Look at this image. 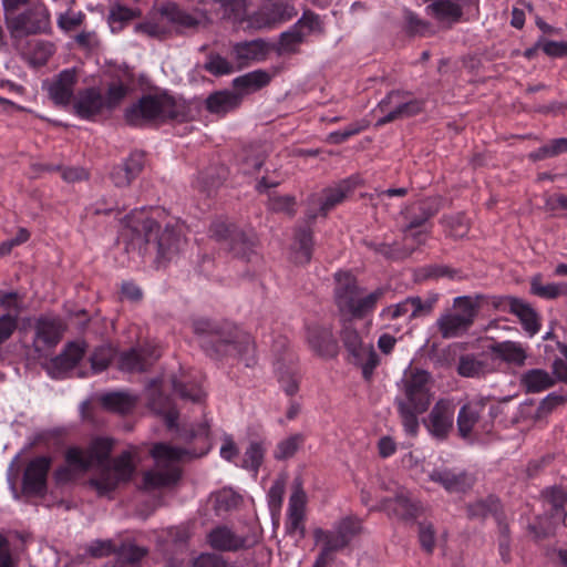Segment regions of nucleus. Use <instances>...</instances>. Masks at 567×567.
Returning <instances> with one entry per match:
<instances>
[{"label":"nucleus","instance_id":"nucleus-9","mask_svg":"<svg viewBox=\"0 0 567 567\" xmlns=\"http://www.w3.org/2000/svg\"><path fill=\"white\" fill-rule=\"evenodd\" d=\"M424 102L412 99L409 92L391 91L378 104V110L383 114L377 122L378 126L385 125L396 120L406 118L422 112Z\"/></svg>","mask_w":567,"mask_h":567},{"label":"nucleus","instance_id":"nucleus-13","mask_svg":"<svg viewBox=\"0 0 567 567\" xmlns=\"http://www.w3.org/2000/svg\"><path fill=\"white\" fill-rule=\"evenodd\" d=\"M424 424L433 437L440 441L445 440L454 424V405L452 402L446 399L439 400Z\"/></svg>","mask_w":567,"mask_h":567},{"label":"nucleus","instance_id":"nucleus-53","mask_svg":"<svg viewBox=\"0 0 567 567\" xmlns=\"http://www.w3.org/2000/svg\"><path fill=\"white\" fill-rule=\"evenodd\" d=\"M115 553L117 561L140 565L141 559L146 555V549L135 545H123L118 550H115Z\"/></svg>","mask_w":567,"mask_h":567},{"label":"nucleus","instance_id":"nucleus-8","mask_svg":"<svg viewBox=\"0 0 567 567\" xmlns=\"http://www.w3.org/2000/svg\"><path fill=\"white\" fill-rule=\"evenodd\" d=\"M481 307L480 296H461L453 300L451 309L436 320L437 330L443 339H453L467 332L473 326Z\"/></svg>","mask_w":567,"mask_h":567},{"label":"nucleus","instance_id":"nucleus-46","mask_svg":"<svg viewBox=\"0 0 567 567\" xmlns=\"http://www.w3.org/2000/svg\"><path fill=\"white\" fill-rule=\"evenodd\" d=\"M364 245L370 249L374 250L378 254H381L388 259H404L412 254L413 247L399 249L398 247H393V244H384V243H373L364 240Z\"/></svg>","mask_w":567,"mask_h":567},{"label":"nucleus","instance_id":"nucleus-39","mask_svg":"<svg viewBox=\"0 0 567 567\" xmlns=\"http://www.w3.org/2000/svg\"><path fill=\"white\" fill-rule=\"evenodd\" d=\"M313 538L316 543L322 544V549L331 554L342 550L348 545L340 538V535L333 530H324L322 528H316L313 530Z\"/></svg>","mask_w":567,"mask_h":567},{"label":"nucleus","instance_id":"nucleus-60","mask_svg":"<svg viewBox=\"0 0 567 567\" xmlns=\"http://www.w3.org/2000/svg\"><path fill=\"white\" fill-rule=\"evenodd\" d=\"M424 276L431 279L449 278L461 279V272L457 269L445 265H431L424 268Z\"/></svg>","mask_w":567,"mask_h":567},{"label":"nucleus","instance_id":"nucleus-37","mask_svg":"<svg viewBox=\"0 0 567 567\" xmlns=\"http://www.w3.org/2000/svg\"><path fill=\"white\" fill-rule=\"evenodd\" d=\"M295 261L298 264H307L311 259L312 254V233L308 228H301L296 233Z\"/></svg>","mask_w":567,"mask_h":567},{"label":"nucleus","instance_id":"nucleus-51","mask_svg":"<svg viewBox=\"0 0 567 567\" xmlns=\"http://www.w3.org/2000/svg\"><path fill=\"white\" fill-rule=\"evenodd\" d=\"M303 437L300 434H296L292 436H289L282 441H280L276 447L275 451V458L276 460H287L289 457H292L296 452L298 451L300 444L302 443Z\"/></svg>","mask_w":567,"mask_h":567},{"label":"nucleus","instance_id":"nucleus-27","mask_svg":"<svg viewBox=\"0 0 567 567\" xmlns=\"http://www.w3.org/2000/svg\"><path fill=\"white\" fill-rule=\"evenodd\" d=\"M243 101V95L238 92L225 90L210 94L206 101V109L217 115H225L237 109Z\"/></svg>","mask_w":567,"mask_h":567},{"label":"nucleus","instance_id":"nucleus-31","mask_svg":"<svg viewBox=\"0 0 567 567\" xmlns=\"http://www.w3.org/2000/svg\"><path fill=\"white\" fill-rule=\"evenodd\" d=\"M460 2L461 0H435L426 7V12L439 21L457 22L463 14Z\"/></svg>","mask_w":567,"mask_h":567},{"label":"nucleus","instance_id":"nucleus-50","mask_svg":"<svg viewBox=\"0 0 567 567\" xmlns=\"http://www.w3.org/2000/svg\"><path fill=\"white\" fill-rule=\"evenodd\" d=\"M303 33L299 30V27L295 24L289 31L281 33L279 41L280 53H292L296 52L297 45L303 41Z\"/></svg>","mask_w":567,"mask_h":567},{"label":"nucleus","instance_id":"nucleus-15","mask_svg":"<svg viewBox=\"0 0 567 567\" xmlns=\"http://www.w3.org/2000/svg\"><path fill=\"white\" fill-rule=\"evenodd\" d=\"M307 496L299 480L295 481L293 492L289 497L286 530L289 535H298L303 538L306 535L305 509Z\"/></svg>","mask_w":567,"mask_h":567},{"label":"nucleus","instance_id":"nucleus-26","mask_svg":"<svg viewBox=\"0 0 567 567\" xmlns=\"http://www.w3.org/2000/svg\"><path fill=\"white\" fill-rule=\"evenodd\" d=\"M509 312L518 317L524 330L532 337L539 331L540 323L536 311L522 299L509 297L507 299Z\"/></svg>","mask_w":567,"mask_h":567},{"label":"nucleus","instance_id":"nucleus-34","mask_svg":"<svg viewBox=\"0 0 567 567\" xmlns=\"http://www.w3.org/2000/svg\"><path fill=\"white\" fill-rule=\"evenodd\" d=\"M85 352L84 343L70 342L58 357L54 358L53 364L61 370H70L74 368L83 358Z\"/></svg>","mask_w":567,"mask_h":567},{"label":"nucleus","instance_id":"nucleus-18","mask_svg":"<svg viewBox=\"0 0 567 567\" xmlns=\"http://www.w3.org/2000/svg\"><path fill=\"white\" fill-rule=\"evenodd\" d=\"M268 51V44L261 39H256L235 43L231 49V55L237 68L243 69L255 62L264 61Z\"/></svg>","mask_w":567,"mask_h":567},{"label":"nucleus","instance_id":"nucleus-35","mask_svg":"<svg viewBox=\"0 0 567 567\" xmlns=\"http://www.w3.org/2000/svg\"><path fill=\"white\" fill-rule=\"evenodd\" d=\"M340 338L344 348L352 358L360 355V352L368 348V343L362 341L359 332L353 328L350 320L344 321L340 332Z\"/></svg>","mask_w":567,"mask_h":567},{"label":"nucleus","instance_id":"nucleus-6","mask_svg":"<svg viewBox=\"0 0 567 567\" xmlns=\"http://www.w3.org/2000/svg\"><path fill=\"white\" fill-rule=\"evenodd\" d=\"M151 455L155 460V468L143 475V484L146 489L174 485L181 477L178 462L190 456V453L182 447L157 443L151 450Z\"/></svg>","mask_w":567,"mask_h":567},{"label":"nucleus","instance_id":"nucleus-47","mask_svg":"<svg viewBox=\"0 0 567 567\" xmlns=\"http://www.w3.org/2000/svg\"><path fill=\"white\" fill-rule=\"evenodd\" d=\"M114 354L115 350L110 344L97 347L90 358L92 370L95 373L105 370L112 361Z\"/></svg>","mask_w":567,"mask_h":567},{"label":"nucleus","instance_id":"nucleus-19","mask_svg":"<svg viewBox=\"0 0 567 567\" xmlns=\"http://www.w3.org/2000/svg\"><path fill=\"white\" fill-rule=\"evenodd\" d=\"M144 165L145 154L140 151L132 152L122 164L112 168L110 177L116 187H126L141 174Z\"/></svg>","mask_w":567,"mask_h":567},{"label":"nucleus","instance_id":"nucleus-17","mask_svg":"<svg viewBox=\"0 0 567 567\" xmlns=\"http://www.w3.org/2000/svg\"><path fill=\"white\" fill-rule=\"evenodd\" d=\"M159 357V350L150 344L132 348L121 354L118 368L126 372H142L151 367Z\"/></svg>","mask_w":567,"mask_h":567},{"label":"nucleus","instance_id":"nucleus-44","mask_svg":"<svg viewBox=\"0 0 567 567\" xmlns=\"http://www.w3.org/2000/svg\"><path fill=\"white\" fill-rule=\"evenodd\" d=\"M173 388L178 395L194 403H199L206 393L198 383L173 380Z\"/></svg>","mask_w":567,"mask_h":567},{"label":"nucleus","instance_id":"nucleus-49","mask_svg":"<svg viewBox=\"0 0 567 567\" xmlns=\"http://www.w3.org/2000/svg\"><path fill=\"white\" fill-rule=\"evenodd\" d=\"M85 18L84 12L68 9L65 12L59 14L56 24L61 30L70 32L81 27Z\"/></svg>","mask_w":567,"mask_h":567},{"label":"nucleus","instance_id":"nucleus-12","mask_svg":"<svg viewBox=\"0 0 567 567\" xmlns=\"http://www.w3.org/2000/svg\"><path fill=\"white\" fill-rule=\"evenodd\" d=\"M78 84V72L74 68L64 69L52 79L43 83V90L49 99L56 106H68L73 96Z\"/></svg>","mask_w":567,"mask_h":567},{"label":"nucleus","instance_id":"nucleus-42","mask_svg":"<svg viewBox=\"0 0 567 567\" xmlns=\"http://www.w3.org/2000/svg\"><path fill=\"white\" fill-rule=\"evenodd\" d=\"M233 231L234 236L228 243L229 249L238 257H248L255 245L252 234H246L241 229H234Z\"/></svg>","mask_w":567,"mask_h":567},{"label":"nucleus","instance_id":"nucleus-59","mask_svg":"<svg viewBox=\"0 0 567 567\" xmlns=\"http://www.w3.org/2000/svg\"><path fill=\"white\" fill-rule=\"evenodd\" d=\"M285 487H286V480L282 477L277 478L269 492H268V505L271 511H279L282 501H284V494H285Z\"/></svg>","mask_w":567,"mask_h":567},{"label":"nucleus","instance_id":"nucleus-62","mask_svg":"<svg viewBox=\"0 0 567 567\" xmlns=\"http://www.w3.org/2000/svg\"><path fill=\"white\" fill-rule=\"evenodd\" d=\"M422 220L411 221L403 230V241H413L415 245H423L426 240V233L417 229L422 226Z\"/></svg>","mask_w":567,"mask_h":567},{"label":"nucleus","instance_id":"nucleus-22","mask_svg":"<svg viewBox=\"0 0 567 567\" xmlns=\"http://www.w3.org/2000/svg\"><path fill=\"white\" fill-rule=\"evenodd\" d=\"M353 190L354 183L350 178L342 179L332 186L323 188L316 199L319 213L322 216H326L331 209L341 204L350 194H352Z\"/></svg>","mask_w":567,"mask_h":567},{"label":"nucleus","instance_id":"nucleus-40","mask_svg":"<svg viewBox=\"0 0 567 567\" xmlns=\"http://www.w3.org/2000/svg\"><path fill=\"white\" fill-rule=\"evenodd\" d=\"M530 291L540 298L554 299L560 295L567 293V285L543 284L540 276H535L530 281Z\"/></svg>","mask_w":567,"mask_h":567},{"label":"nucleus","instance_id":"nucleus-28","mask_svg":"<svg viewBox=\"0 0 567 567\" xmlns=\"http://www.w3.org/2000/svg\"><path fill=\"white\" fill-rule=\"evenodd\" d=\"M489 350L502 361L516 367H523L527 359L526 349L520 343L511 340L495 342Z\"/></svg>","mask_w":567,"mask_h":567},{"label":"nucleus","instance_id":"nucleus-10","mask_svg":"<svg viewBox=\"0 0 567 567\" xmlns=\"http://www.w3.org/2000/svg\"><path fill=\"white\" fill-rule=\"evenodd\" d=\"M51 20L48 8L38 3L29 10L17 16L9 28L18 37L47 32L50 29Z\"/></svg>","mask_w":567,"mask_h":567},{"label":"nucleus","instance_id":"nucleus-45","mask_svg":"<svg viewBox=\"0 0 567 567\" xmlns=\"http://www.w3.org/2000/svg\"><path fill=\"white\" fill-rule=\"evenodd\" d=\"M204 69L215 76L230 74L235 71V66L226 58L210 53L204 64Z\"/></svg>","mask_w":567,"mask_h":567},{"label":"nucleus","instance_id":"nucleus-24","mask_svg":"<svg viewBox=\"0 0 567 567\" xmlns=\"http://www.w3.org/2000/svg\"><path fill=\"white\" fill-rule=\"evenodd\" d=\"M212 548L219 551H237L247 548V539L235 534L227 526H217L207 535Z\"/></svg>","mask_w":567,"mask_h":567},{"label":"nucleus","instance_id":"nucleus-21","mask_svg":"<svg viewBox=\"0 0 567 567\" xmlns=\"http://www.w3.org/2000/svg\"><path fill=\"white\" fill-rule=\"evenodd\" d=\"M73 111L83 120H94L105 111L104 96L95 87L85 89L75 97Z\"/></svg>","mask_w":567,"mask_h":567},{"label":"nucleus","instance_id":"nucleus-63","mask_svg":"<svg viewBox=\"0 0 567 567\" xmlns=\"http://www.w3.org/2000/svg\"><path fill=\"white\" fill-rule=\"evenodd\" d=\"M411 313V305L408 302V298L403 301L384 308L380 316L384 320H395L398 318L409 316Z\"/></svg>","mask_w":567,"mask_h":567},{"label":"nucleus","instance_id":"nucleus-61","mask_svg":"<svg viewBox=\"0 0 567 567\" xmlns=\"http://www.w3.org/2000/svg\"><path fill=\"white\" fill-rule=\"evenodd\" d=\"M234 229H238L235 225L224 220H216L210 225L209 233L213 238L218 241H230L234 236Z\"/></svg>","mask_w":567,"mask_h":567},{"label":"nucleus","instance_id":"nucleus-2","mask_svg":"<svg viewBox=\"0 0 567 567\" xmlns=\"http://www.w3.org/2000/svg\"><path fill=\"white\" fill-rule=\"evenodd\" d=\"M192 327L194 333L202 338V348L213 359L243 357L254 349L250 336L229 323L196 318Z\"/></svg>","mask_w":567,"mask_h":567},{"label":"nucleus","instance_id":"nucleus-29","mask_svg":"<svg viewBox=\"0 0 567 567\" xmlns=\"http://www.w3.org/2000/svg\"><path fill=\"white\" fill-rule=\"evenodd\" d=\"M484 404L482 399L464 404L457 415V429L462 437H468L478 422Z\"/></svg>","mask_w":567,"mask_h":567},{"label":"nucleus","instance_id":"nucleus-56","mask_svg":"<svg viewBox=\"0 0 567 567\" xmlns=\"http://www.w3.org/2000/svg\"><path fill=\"white\" fill-rule=\"evenodd\" d=\"M296 197L292 195H274L269 197L268 207L276 213L295 214Z\"/></svg>","mask_w":567,"mask_h":567},{"label":"nucleus","instance_id":"nucleus-25","mask_svg":"<svg viewBox=\"0 0 567 567\" xmlns=\"http://www.w3.org/2000/svg\"><path fill=\"white\" fill-rule=\"evenodd\" d=\"M148 405L152 411L165 417V422L168 427H174L176 425L178 412L172 405L171 399L159 392L157 381L155 380L151 383Z\"/></svg>","mask_w":567,"mask_h":567},{"label":"nucleus","instance_id":"nucleus-33","mask_svg":"<svg viewBox=\"0 0 567 567\" xmlns=\"http://www.w3.org/2000/svg\"><path fill=\"white\" fill-rule=\"evenodd\" d=\"M270 82V75L264 70H256L234 79L233 84L237 90L246 93L257 91Z\"/></svg>","mask_w":567,"mask_h":567},{"label":"nucleus","instance_id":"nucleus-48","mask_svg":"<svg viewBox=\"0 0 567 567\" xmlns=\"http://www.w3.org/2000/svg\"><path fill=\"white\" fill-rule=\"evenodd\" d=\"M362 526L358 518L346 517L341 519L336 526L334 530L340 535L347 545L361 533Z\"/></svg>","mask_w":567,"mask_h":567},{"label":"nucleus","instance_id":"nucleus-5","mask_svg":"<svg viewBox=\"0 0 567 567\" xmlns=\"http://www.w3.org/2000/svg\"><path fill=\"white\" fill-rule=\"evenodd\" d=\"M133 230L143 236L146 244L153 241L156 249L155 264L157 268H164L175 261L186 246V239L179 228L166 226L159 230L157 223L148 217L131 220Z\"/></svg>","mask_w":567,"mask_h":567},{"label":"nucleus","instance_id":"nucleus-58","mask_svg":"<svg viewBox=\"0 0 567 567\" xmlns=\"http://www.w3.org/2000/svg\"><path fill=\"white\" fill-rule=\"evenodd\" d=\"M65 460L70 466H73L76 470L85 471L92 467V460H90L87 451L84 452L76 447L68 450Z\"/></svg>","mask_w":567,"mask_h":567},{"label":"nucleus","instance_id":"nucleus-20","mask_svg":"<svg viewBox=\"0 0 567 567\" xmlns=\"http://www.w3.org/2000/svg\"><path fill=\"white\" fill-rule=\"evenodd\" d=\"M457 373L463 378H483L495 371L494 359L487 353H467L458 359Z\"/></svg>","mask_w":567,"mask_h":567},{"label":"nucleus","instance_id":"nucleus-36","mask_svg":"<svg viewBox=\"0 0 567 567\" xmlns=\"http://www.w3.org/2000/svg\"><path fill=\"white\" fill-rule=\"evenodd\" d=\"M389 515H394L401 519H412L416 517L419 507L405 495H398L393 501L385 505Z\"/></svg>","mask_w":567,"mask_h":567},{"label":"nucleus","instance_id":"nucleus-57","mask_svg":"<svg viewBox=\"0 0 567 567\" xmlns=\"http://www.w3.org/2000/svg\"><path fill=\"white\" fill-rule=\"evenodd\" d=\"M127 94V87L122 83H114L109 86L106 96L104 97L105 111H112L124 100Z\"/></svg>","mask_w":567,"mask_h":567},{"label":"nucleus","instance_id":"nucleus-23","mask_svg":"<svg viewBox=\"0 0 567 567\" xmlns=\"http://www.w3.org/2000/svg\"><path fill=\"white\" fill-rule=\"evenodd\" d=\"M307 341L311 350L321 357H334L338 353V344L330 327H309Z\"/></svg>","mask_w":567,"mask_h":567},{"label":"nucleus","instance_id":"nucleus-3","mask_svg":"<svg viewBox=\"0 0 567 567\" xmlns=\"http://www.w3.org/2000/svg\"><path fill=\"white\" fill-rule=\"evenodd\" d=\"M112 440L99 437L93 440L87 450L92 466L101 465L99 475L90 480V485L95 488L100 496L107 495L120 484L128 482L135 471L131 451L121 453L114 458L112 465H104L112 452Z\"/></svg>","mask_w":567,"mask_h":567},{"label":"nucleus","instance_id":"nucleus-43","mask_svg":"<svg viewBox=\"0 0 567 567\" xmlns=\"http://www.w3.org/2000/svg\"><path fill=\"white\" fill-rule=\"evenodd\" d=\"M265 452L266 449L262 442H251L245 452L243 467L257 475L259 467L264 462Z\"/></svg>","mask_w":567,"mask_h":567},{"label":"nucleus","instance_id":"nucleus-4","mask_svg":"<svg viewBox=\"0 0 567 567\" xmlns=\"http://www.w3.org/2000/svg\"><path fill=\"white\" fill-rule=\"evenodd\" d=\"M334 281L333 297L338 311L341 316L354 319H363L371 313L385 291L383 288H377L367 292L350 271L336 272Z\"/></svg>","mask_w":567,"mask_h":567},{"label":"nucleus","instance_id":"nucleus-52","mask_svg":"<svg viewBox=\"0 0 567 567\" xmlns=\"http://www.w3.org/2000/svg\"><path fill=\"white\" fill-rule=\"evenodd\" d=\"M297 16V11L293 6L289 4L284 0H277L271 3L269 9V20L271 22H281L290 20Z\"/></svg>","mask_w":567,"mask_h":567},{"label":"nucleus","instance_id":"nucleus-11","mask_svg":"<svg viewBox=\"0 0 567 567\" xmlns=\"http://www.w3.org/2000/svg\"><path fill=\"white\" fill-rule=\"evenodd\" d=\"M66 330L63 320L55 316H41L34 323L33 347L37 352L55 348Z\"/></svg>","mask_w":567,"mask_h":567},{"label":"nucleus","instance_id":"nucleus-41","mask_svg":"<svg viewBox=\"0 0 567 567\" xmlns=\"http://www.w3.org/2000/svg\"><path fill=\"white\" fill-rule=\"evenodd\" d=\"M353 363L361 368L363 378L369 381L373 375L374 369L379 364V355L374 350L373 344L368 343V348L360 352V355H355L353 358Z\"/></svg>","mask_w":567,"mask_h":567},{"label":"nucleus","instance_id":"nucleus-32","mask_svg":"<svg viewBox=\"0 0 567 567\" xmlns=\"http://www.w3.org/2000/svg\"><path fill=\"white\" fill-rule=\"evenodd\" d=\"M520 384L527 393H539L555 384L550 374L542 369H532L520 377Z\"/></svg>","mask_w":567,"mask_h":567},{"label":"nucleus","instance_id":"nucleus-30","mask_svg":"<svg viewBox=\"0 0 567 567\" xmlns=\"http://www.w3.org/2000/svg\"><path fill=\"white\" fill-rule=\"evenodd\" d=\"M99 400L105 410L120 414L131 412L137 402V398L135 395L123 391L104 393Z\"/></svg>","mask_w":567,"mask_h":567},{"label":"nucleus","instance_id":"nucleus-64","mask_svg":"<svg viewBox=\"0 0 567 567\" xmlns=\"http://www.w3.org/2000/svg\"><path fill=\"white\" fill-rule=\"evenodd\" d=\"M365 125H362L360 123H354L348 126L344 130L332 132L328 135L327 140L331 144H341L346 142L351 136L359 134L361 131H363Z\"/></svg>","mask_w":567,"mask_h":567},{"label":"nucleus","instance_id":"nucleus-14","mask_svg":"<svg viewBox=\"0 0 567 567\" xmlns=\"http://www.w3.org/2000/svg\"><path fill=\"white\" fill-rule=\"evenodd\" d=\"M51 458L38 456L31 460L23 473L22 489L28 495L42 496L47 492V476Z\"/></svg>","mask_w":567,"mask_h":567},{"label":"nucleus","instance_id":"nucleus-16","mask_svg":"<svg viewBox=\"0 0 567 567\" xmlns=\"http://www.w3.org/2000/svg\"><path fill=\"white\" fill-rule=\"evenodd\" d=\"M429 478L449 493H463L474 483L473 476L466 471L449 467L434 468L429 474Z\"/></svg>","mask_w":567,"mask_h":567},{"label":"nucleus","instance_id":"nucleus-1","mask_svg":"<svg viewBox=\"0 0 567 567\" xmlns=\"http://www.w3.org/2000/svg\"><path fill=\"white\" fill-rule=\"evenodd\" d=\"M432 377L430 372L414 369L406 372L400 383V394L394 403L404 432L415 437L419 433V415L427 411L432 401Z\"/></svg>","mask_w":567,"mask_h":567},{"label":"nucleus","instance_id":"nucleus-7","mask_svg":"<svg viewBox=\"0 0 567 567\" xmlns=\"http://www.w3.org/2000/svg\"><path fill=\"white\" fill-rule=\"evenodd\" d=\"M178 116L177 105L167 94H145L124 112L126 123L136 127L162 123Z\"/></svg>","mask_w":567,"mask_h":567},{"label":"nucleus","instance_id":"nucleus-54","mask_svg":"<svg viewBox=\"0 0 567 567\" xmlns=\"http://www.w3.org/2000/svg\"><path fill=\"white\" fill-rule=\"evenodd\" d=\"M436 301V296L430 297L425 300H422L420 297H408V302L411 305L410 319L430 315Z\"/></svg>","mask_w":567,"mask_h":567},{"label":"nucleus","instance_id":"nucleus-38","mask_svg":"<svg viewBox=\"0 0 567 567\" xmlns=\"http://www.w3.org/2000/svg\"><path fill=\"white\" fill-rule=\"evenodd\" d=\"M548 502L551 506L550 515L555 522L565 524L567 512L565 505L567 504V493L561 487H551L546 492Z\"/></svg>","mask_w":567,"mask_h":567},{"label":"nucleus","instance_id":"nucleus-55","mask_svg":"<svg viewBox=\"0 0 567 567\" xmlns=\"http://www.w3.org/2000/svg\"><path fill=\"white\" fill-rule=\"evenodd\" d=\"M20 556L11 548L9 539L0 534V567H19Z\"/></svg>","mask_w":567,"mask_h":567}]
</instances>
